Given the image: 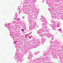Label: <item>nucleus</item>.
Segmentation results:
<instances>
[{
  "instance_id": "nucleus-1",
  "label": "nucleus",
  "mask_w": 63,
  "mask_h": 63,
  "mask_svg": "<svg viewBox=\"0 0 63 63\" xmlns=\"http://www.w3.org/2000/svg\"><path fill=\"white\" fill-rule=\"evenodd\" d=\"M21 30H22V31H24V30L23 29H22Z\"/></svg>"
}]
</instances>
